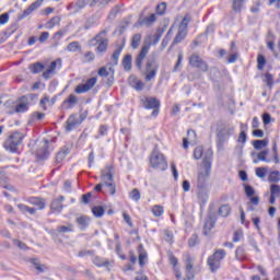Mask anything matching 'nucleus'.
<instances>
[{"label":"nucleus","mask_w":280,"mask_h":280,"mask_svg":"<svg viewBox=\"0 0 280 280\" xmlns=\"http://www.w3.org/2000/svg\"><path fill=\"white\" fill-rule=\"evenodd\" d=\"M198 244V234H192L190 238L188 240V245L190 248H194Z\"/></svg>","instance_id":"56"},{"label":"nucleus","mask_w":280,"mask_h":280,"mask_svg":"<svg viewBox=\"0 0 280 280\" xmlns=\"http://www.w3.org/2000/svg\"><path fill=\"white\" fill-rule=\"evenodd\" d=\"M58 23H60V18L54 16L45 24V27H46V30H54V27H56V25H58Z\"/></svg>","instance_id":"36"},{"label":"nucleus","mask_w":280,"mask_h":280,"mask_svg":"<svg viewBox=\"0 0 280 280\" xmlns=\"http://www.w3.org/2000/svg\"><path fill=\"white\" fill-rule=\"evenodd\" d=\"M30 69L32 71V73H42V71H44L45 66L40 62H36L30 66Z\"/></svg>","instance_id":"39"},{"label":"nucleus","mask_w":280,"mask_h":280,"mask_svg":"<svg viewBox=\"0 0 280 280\" xmlns=\"http://www.w3.org/2000/svg\"><path fill=\"white\" fill-rule=\"evenodd\" d=\"M150 165L153 167V170L165 172V170H167V160H165V155H163L161 151L155 149L151 154Z\"/></svg>","instance_id":"5"},{"label":"nucleus","mask_w":280,"mask_h":280,"mask_svg":"<svg viewBox=\"0 0 280 280\" xmlns=\"http://www.w3.org/2000/svg\"><path fill=\"white\" fill-rule=\"evenodd\" d=\"M244 1L245 0H234L233 1V10L234 12H242V8H244Z\"/></svg>","instance_id":"46"},{"label":"nucleus","mask_w":280,"mask_h":280,"mask_svg":"<svg viewBox=\"0 0 280 280\" xmlns=\"http://www.w3.org/2000/svg\"><path fill=\"white\" fill-rule=\"evenodd\" d=\"M242 237H244V232L237 230L234 232L233 242H242Z\"/></svg>","instance_id":"57"},{"label":"nucleus","mask_w":280,"mask_h":280,"mask_svg":"<svg viewBox=\"0 0 280 280\" xmlns=\"http://www.w3.org/2000/svg\"><path fill=\"white\" fill-rule=\"evenodd\" d=\"M65 196H59L50 202V210L52 213H62V209H65Z\"/></svg>","instance_id":"14"},{"label":"nucleus","mask_w":280,"mask_h":280,"mask_svg":"<svg viewBox=\"0 0 280 280\" xmlns=\"http://www.w3.org/2000/svg\"><path fill=\"white\" fill-rule=\"evenodd\" d=\"M106 34H108L107 31H102L91 42L92 45H95V43H98L97 51L100 54H103V51H106L108 49V39L106 38Z\"/></svg>","instance_id":"8"},{"label":"nucleus","mask_w":280,"mask_h":280,"mask_svg":"<svg viewBox=\"0 0 280 280\" xmlns=\"http://www.w3.org/2000/svg\"><path fill=\"white\" fill-rule=\"evenodd\" d=\"M57 233H73V224L57 226Z\"/></svg>","instance_id":"40"},{"label":"nucleus","mask_w":280,"mask_h":280,"mask_svg":"<svg viewBox=\"0 0 280 280\" xmlns=\"http://www.w3.org/2000/svg\"><path fill=\"white\" fill-rule=\"evenodd\" d=\"M115 172V168L113 166H107L105 171L102 173V180L104 185L107 188V191L110 194V196H115L117 191V187L115 186V183H113V174Z\"/></svg>","instance_id":"6"},{"label":"nucleus","mask_w":280,"mask_h":280,"mask_svg":"<svg viewBox=\"0 0 280 280\" xmlns=\"http://www.w3.org/2000/svg\"><path fill=\"white\" fill-rule=\"evenodd\" d=\"M150 47H152V44L144 43L139 55L136 57V67L141 71L143 69V60H145V57L148 54H150Z\"/></svg>","instance_id":"12"},{"label":"nucleus","mask_w":280,"mask_h":280,"mask_svg":"<svg viewBox=\"0 0 280 280\" xmlns=\"http://www.w3.org/2000/svg\"><path fill=\"white\" fill-rule=\"evenodd\" d=\"M207 154V151L205 152V150L202 149V147H197L194 151V159H196L197 161H199V159H205V155Z\"/></svg>","instance_id":"43"},{"label":"nucleus","mask_w":280,"mask_h":280,"mask_svg":"<svg viewBox=\"0 0 280 280\" xmlns=\"http://www.w3.org/2000/svg\"><path fill=\"white\" fill-rule=\"evenodd\" d=\"M234 135H235V126L231 124L221 126L218 129V133H217L219 148H222L226 143V141H229V138L233 137Z\"/></svg>","instance_id":"4"},{"label":"nucleus","mask_w":280,"mask_h":280,"mask_svg":"<svg viewBox=\"0 0 280 280\" xmlns=\"http://www.w3.org/2000/svg\"><path fill=\"white\" fill-rule=\"evenodd\" d=\"M247 140L248 136L246 135V131H241L237 141L244 144Z\"/></svg>","instance_id":"61"},{"label":"nucleus","mask_w":280,"mask_h":280,"mask_svg":"<svg viewBox=\"0 0 280 280\" xmlns=\"http://www.w3.org/2000/svg\"><path fill=\"white\" fill-rule=\"evenodd\" d=\"M164 240L168 244H172L174 242V233H172V231H170V230H165L164 231Z\"/></svg>","instance_id":"52"},{"label":"nucleus","mask_w":280,"mask_h":280,"mask_svg":"<svg viewBox=\"0 0 280 280\" xmlns=\"http://www.w3.org/2000/svg\"><path fill=\"white\" fill-rule=\"evenodd\" d=\"M235 254H236V259H244V255H246V250L244 249V247H238Z\"/></svg>","instance_id":"60"},{"label":"nucleus","mask_w":280,"mask_h":280,"mask_svg":"<svg viewBox=\"0 0 280 280\" xmlns=\"http://www.w3.org/2000/svg\"><path fill=\"white\" fill-rule=\"evenodd\" d=\"M270 194H271V196H273L276 198H279V196H280V186L277 185V184H272L270 186Z\"/></svg>","instance_id":"51"},{"label":"nucleus","mask_w":280,"mask_h":280,"mask_svg":"<svg viewBox=\"0 0 280 280\" xmlns=\"http://www.w3.org/2000/svg\"><path fill=\"white\" fill-rule=\"evenodd\" d=\"M30 106V100L27 96H22L19 104L15 106V113H25Z\"/></svg>","instance_id":"19"},{"label":"nucleus","mask_w":280,"mask_h":280,"mask_svg":"<svg viewBox=\"0 0 280 280\" xmlns=\"http://www.w3.org/2000/svg\"><path fill=\"white\" fill-rule=\"evenodd\" d=\"M154 23H156V14L154 13H152L150 16H147L140 21V25H145L147 27L154 25Z\"/></svg>","instance_id":"25"},{"label":"nucleus","mask_w":280,"mask_h":280,"mask_svg":"<svg viewBox=\"0 0 280 280\" xmlns=\"http://www.w3.org/2000/svg\"><path fill=\"white\" fill-rule=\"evenodd\" d=\"M189 143L190 145H196V143H198V136L196 135V131L191 129L187 131V138H184L183 140V147L185 150L189 148Z\"/></svg>","instance_id":"15"},{"label":"nucleus","mask_w":280,"mask_h":280,"mask_svg":"<svg viewBox=\"0 0 280 280\" xmlns=\"http://www.w3.org/2000/svg\"><path fill=\"white\" fill-rule=\"evenodd\" d=\"M138 253H139V265L145 266V260L148 259V253H145V249H143V245H139Z\"/></svg>","instance_id":"26"},{"label":"nucleus","mask_w":280,"mask_h":280,"mask_svg":"<svg viewBox=\"0 0 280 280\" xmlns=\"http://www.w3.org/2000/svg\"><path fill=\"white\" fill-rule=\"evenodd\" d=\"M151 211H152V213H153V215H154L155 218H161V215H163V213H165V210H164L163 207L160 206V205L153 206L152 209H151Z\"/></svg>","instance_id":"37"},{"label":"nucleus","mask_w":280,"mask_h":280,"mask_svg":"<svg viewBox=\"0 0 280 280\" xmlns=\"http://www.w3.org/2000/svg\"><path fill=\"white\" fill-rule=\"evenodd\" d=\"M92 213L95 218H102V215H104V208L102 206H96L92 208Z\"/></svg>","instance_id":"47"},{"label":"nucleus","mask_w":280,"mask_h":280,"mask_svg":"<svg viewBox=\"0 0 280 280\" xmlns=\"http://www.w3.org/2000/svg\"><path fill=\"white\" fill-rule=\"evenodd\" d=\"M18 207H19L20 211H24V212L27 211V213H30L31 215H34L36 213V209L30 208L25 205H19Z\"/></svg>","instance_id":"54"},{"label":"nucleus","mask_w":280,"mask_h":280,"mask_svg":"<svg viewBox=\"0 0 280 280\" xmlns=\"http://www.w3.org/2000/svg\"><path fill=\"white\" fill-rule=\"evenodd\" d=\"M184 261L186 264V278L184 280H191L194 279V258L189 255L186 254L184 255Z\"/></svg>","instance_id":"13"},{"label":"nucleus","mask_w":280,"mask_h":280,"mask_svg":"<svg viewBox=\"0 0 280 280\" xmlns=\"http://www.w3.org/2000/svg\"><path fill=\"white\" fill-rule=\"evenodd\" d=\"M48 143L49 141L44 140L43 149L37 151L38 159H47L49 156V151L47 150Z\"/></svg>","instance_id":"31"},{"label":"nucleus","mask_w":280,"mask_h":280,"mask_svg":"<svg viewBox=\"0 0 280 280\" xmlns=\"http://www.w3.org/2000/svg\"><path fill=\"white\" fill-rule=\"evenodd\" d=\"M78 104V96L75 94H70L66 101H63V106L66 108H73Z\"/></svg>","instance_id":"24"},{"label":"nucleus","mask_w":280,"mask_h":280,"mask_svg":"<svg viewBox=\"0 0 280 280\" xmlns=\"http://www.w3.org/2000/svg\"><path fill=\"white\" fill-rule=\"evenodd\" d=\"M93 264H95V266H97L98 268H108V266H110V260L104 259V258H100V257H95L93 259Z\"/></svg>","instance_id":"29"},{"label":"nucleus","mask_w":280,"mask_h":280,"mask_svg":"<svg viewBox=\"0 0 280 280\" xmlns=\"http://www.w3.org/2000/svg\"><path fill=\"white\" fill-rule=\"evenodd\" d=\"M129 84L136 91H143V86H145V84L142 83V81L139 80V78H137L135 75L129 77Z\"/></svg>","instance_id":"20"},{"label":"nucleus","mask_w":280,"mask_h":280,"mask_svg":"<svg viewBox=\"0 0 280 280\" xmlns=\"http://www.w3.org/2000/svg\"><path fill=\"white\" fill-rule=\"evenodd\" d=\"M256 176H258V178H266V168L257 167L256 168Z\"/></svg>","instance_id":"62"},{"label":"nucleus","mask_w":280,"mask_h":280,"mask_svg":"<svg viewBox=\"0 0 280 280\" xmlns=\"http://www.w3.org/2000/svg\"><path fill=\"white\" fill-rule=\"evenodd\" d=\"M77 223L79 224L80 229L84 231V229L89 226V218L79 217L77 218Z\"/></svg>","instance_id":"42"},{"label":"nucleus","mask_w":280,"mask_h":280,"mask_svg":"<svg viewBox=\"0 0 280 280\" xmlns=\"http://www.w3.org/2000/svg\"><path fill=\"white\" fill-rule=\"evenodd\" d=\"M143 38V36L141 35V33H137L132 36L130 45L133 49H139V45H141V39Z\"/></svg>","instance_id":"27"},{"label":"nucleus","mask_w":280,"mask_h":280,"mask_svg":"<svg viewBox=\"0 0 280 280\" xmlns=\"http://www.w3.org/2000/svg\"><path fill=\"white\" fill-rule=\"evenodd\" d=\"M268 139H262V140H254L252 142V145H254L255 150H264L268 145Z\"/></svg>","instance_id":"30"},{"label":"nucleus","mask_w":280,"mask_h":280,"mask_svg":"<svg viewBox=\"0 0 280 280\" xmlns=\"http://www.w3.org/2000/svg\"><path fill=\"white\" fill-rule=\"evenodd\" d=\"M98 75L101 78H108V75H115V68H113L112 63H108L106 67H102L98 70Z\"/></svg>","instance_id":"21"},{"label":"nucleus","mask_w":280,"mask_h":280,"mask_svg":"<svg viewBox=\"0 0 280 280\" xmlns=\"http://www.w3.org/2000/svg\"><path fill=\"white\" fill-rule=\"evenodd\" d=\"M189 21H191V16H189V14H186L182 20L178 30L182 32H187V27L189 26Z\"/></svg>","instance_id":"34"},{"label":"nucleus","mask_w":280,"mask_h":280,"mask_svg":"<svg viewBox=\"0 0 280 280\" xmlns=\"http://www.w3.org/2000/svg\"><path fill=\"white\" fill-rule=\"evenodd\" d=\"M140 104L141 106H143V108H147L148 110H153L151 114L152 117H159L161 101H159L156 97L142 96L140 98Z\"/></svg>","instance_id":"7"},{"label":"nucleus","mask_w":280,"mask_h":280,"mask_svg":"<svg viewBox=\"0 0 280 280\" xmlns=\"http://www.w3.org/2000/svg\"><path fill=\"white\" fill-rule=\"evenodd\" d=\"M213 226H215V221L208 219L203 225V235H209V232L213 229Z\"/></svg>","instance_id":"33"},{"label":"nucleus","mask_w":280,"mask_h":280,"mask_svg":"<svg viewBox=\"0 0 280 280\" xmlns=\"http://www.w3.org/2000/svg\"><path fill=\"white\" fill-rule=\"evenodd\" d=\"M23 139H25V136L22 132L14 131L7 138L3 143V148L8 152L14 153L19 150V145L23 143Z\"/></svg>","instance_id":"2"},{"label":"nucleus","mask_w":280,"mask_h":280,"mask_svg":"<svg viewBox=\"0 0 280 280\" xmlns=\"http://www.w3.org/2000/svg\"><path fill=\"white\" fill-rule=\"evenodd\" d=\"M186 36H187V31L178 30L177 35L173 40V45H178V43H183V40H185Z\"/></svg>","instance_id":"35"},{"label":"nucleus","mask_w":280,"mask_h":280,"mask_svg":"<svg viewBox=\"0 0 280 280\" xmlns=\"http://www.w3.org/2000/svg\"><path fill=\"white\" fill-rule=\"evenodd\" d=\"M15 246L19 247L20 250H27V245L19 240L13 241Z\"/></svg>","instance_id":"63"},{"label":"nucleus","mask_w":280,"mask_h":280,"mask_svg":"<svg viewBox=\"0 0 280 280\" xmlns=\"http://www.w3.org/2000/svg\"><path fill=\"white\" fill-rule=\"evenodd\" d=\"M197 196L200 202H207V200H209V189L207 187L197 188Z\"/></svg>","instance_id":"23"},{"label":"nucleus","mask_w":280,"mask_h":280,"mask_svg":"<svg viewBox=\"0 0 280 280\" xmlns=\"http://www.w3.org/2000/svg\"><path fill=\"white\" fill-rule=\"evenodd\" d=\"M31 205H34L38 209L43 210L46 207L45 199L38 198V197H33L30 199Z\"/></svg>","instance_id":"28"},{"label":"nucleus","mask_w":280,"mask_h":280,"mask_svg":"<svg viewBox=\"0 0 280 280\" xmlns=\"http://www.w3.org/2000/svg\"><path fill=\"white\" fill-rule=\"evenodd\" d=\"M226 257V250L224 249H217L213 255H211L208 260L207 265L210 268L211 272H218L222 266V260Z\"/></svg>","instance_id":"3"},{"label":"nucleus","mask_w":280,"mask_h":280,"mask_svg":"<svg viewBox=\"0 0 280 280\" xmlns=\"http://www.w3.org/2000/svg\"><path fill=\"white\" fill-rule=\"evenodd\" d=\"M272 153H273V163L279 164V151L277 149V142H273L272 147Z\"/></svg>","instance_id":"55"},{"label":"nucleus","mask_w":280,"mask_h":280,"mask_svg":"<svg viewBox=\"0 0 280 280\" xmlns=\"http://www.w3.org/2000/svg\"><path fill=\"white\" fill-rule=\"evenodd\" d=\"M44 0H37L33 2L27 9L23 11L22 19H25L32 14V12L38 10L43 5Z\"/></svg>","instance_id":"18"},{"label":"nucleus","mask_w":280,"mask_h":280,"mask_svg":"<svg viewBox=\"0 0 280 280\" xmlns=\"http://www.w3.org/2000/svg\"><path fill=\"white\" fill-rule=\"evenodd\" d=\"M269 152H270V151H269L268 149L262 150V151H260V152H258V153L253 152V153H252V156H257V159H254V160H253V163H254L255 165H257V163H259V161H262L264 163H271V162H272V159L268 158Z\"/></svg>","instance_id":"16"},{"label":"nucleus","mask_w":280,"mask_h":280,"mask_svg":"<svg viewBox=\"0 0 280 280\" xmlns=\"http://www.w3.org/2000/svg\"><path fill=\"white\" fill-rule=\"evenodd\" d=\"M108 135V126L101 125L98 128V135L94 137V139H100V137H106Z\"/></svg>","instance_id":"44"},{"label":"nucleus","mask_w":280,"mask_h":280,"mask_svg":"<svg viewBox=\"0 0 280 280\" xmlns=\"http://www.w3.org/2000/svg\"><path fill=\"white\" fill-rule=\"evenodd\" d=\"M245 194L248 198H253V196H255V188H253L249 185L245 186Z\"/></svg>","instance_id":"58"},{"label":"nucleus","mask_w":280,"mask_h":280,"mask_svg":"<svg viewBox=\"0 0 280 280\" xmlns=\"http://www.w3.org/2000/svg\"><path fill=\"white\" fill-rule=\"evenodd\" d=\"M166 10H167V3H165V2H162L156 5V14H159L160 16H163V14H165Z\"/></svg>","instance_id":"50"},{"label":"nucleus","mask_w":280,"mask_h":280,"mask_svg":"<svg viewBox=\"0 0 280 280\" xmlns=\"http://www.w3.org/2000/svg\"><path fill=\"white\" fill-rule=\"evenodd\" d=\"M68 51H80V49H82V46L80 45L79 42H72L68 45L67 47Z\"/></svg>","instance_id":"45"},{"label":"nucleus","mask_w":280,"mask_h":280,"mask_svg":"<svg viewBox=\"0 0 280 280\" xmlns=\"http://www.w3.org/2000/svg\"><path fill=\"white\" fill-rule=\"evenodd\" d=\"M122 67L125 71H130L132 69V55H126L122 59Z\"/></svg>","instance_id":"32"},{"label":"nucleus","mask_w":280,"mask_h":280,"mask_svg":"<svg viewBox=\"0 0 280 280\" xmlns=\"http://www.w3.org/2000/svg\"><path fill=\"white\" fill-rule=\"evenodd\" d=\"M97 84V78L92 77L91 79H88L85 83L77 85L74 89V93L78 95H82V93H89L93 86Z\"/></svg>","instance_id":"11"},{"label":"nucleus","mask_w":280,"mask_h":280,"mask_svg":"<svg viewBox=\"0 0 280 280\" xmlns=\"http://www.w3.org/2000/svg\"><path fill=\"white\" fill-rule=\"evenodd\" d=\"M257 62H258V69L259 70L264 69V65H266V57H264L262 55H258Z\"/></svg>","instance_id":"59"},{"label":"nucleus","mask_w":280,"mask_h":280,"mask_svg":"<svg viewBox=\"0 0 280 280\" xmlns=\"http://www.w3.org/2000/svg\"><path fill=\"white\" fill-rule=\"evenodd\" d=\"M130 198H131V200H135L136 202H139V200H141V192H139V189L135 188L130 192Z\"/></svg>","instance_id":"53"},{"label":"nucleus","mask_w":280,"mask_h":280,"mask_svg":"<svg viewBox=\"0 0 280 280\" xmlns=\"http://www.w3.org/2000/svg\"><path fill=\"white\" fill-rule=\"evenodd\" d=\"M122 47H119L118 49H116L114 51V54L112 55V62L114 65V67H117L118 62H119V56H121V51H122Z\"/></svg>","instance_id":"38"},{"label":"nucleus","mask_w":280,"mask_h":280,"mask_svg":"<svg viewBox=\"0 0 280 280\" xmlns=\"http://www.w3.org/2000/svg\"><path fill=\"white\" fill-rule=\"evenodd\" d=\"M58 62H59L58 60L52 61L49 68L45 70V72L43 73V78H45V80H49L51 78V74L55 73L58 67Z\"/></svg>","instance_id":"22"},{"label":"nucleus","mask_w":280,"mask_h":280,"mask_svg":"<svg viewBox=\"0 0 280 280\" xmlns=\"http://www.w3.org/2000/svg\"><path fill=\"white\" fill-rule=\"evenodd\" d=\"M229 213H231V207L229 206H221L219 209V215L222 218H228Z\"/></svg>","instance_id":"49"},{"label":"nucleus","mask_w":280,"mask_h":280,"mask_svg":"<svg viewBox=\"0 0 280 280\" xmlns=\"http://www.w3.org/2000/svg\"><path fill=\"white\" fill-rule=\"evenodd\" d=\"M211 161H213V151L208 149L203 158L205 168L198 172L197 189H205L207 187V179L211 172Z\"/></svg>","instance_id":"1"},{"label":"nucleus","mask_w":280,"mask_h":280,"mask_svg":"<svg viewBox=\"0 0 280 280\" xmlns=\"http://www.w3.org/2000/svg\"><path fill=\"white\" fill-rule=\"evenodd\" d=\"M75 8H77L78 12H80V10H83V8H86V0H79L75 3Z\"/></svg>","instance_id":"64"},{"label":"nucleus","mask_w":280,"mask_h":280,"mask_svg":"<svg viewBox=\"0 0 280 280\" xmlns=\"http://www.w3.org/2000/svg\"><path fill=\"white\" fill-rule=\"evenodd\" d=\"M67 154H69V150L67 148L59 151L56 155V163H60L61 161H65L67 158Z\"/></svg>","instance_id":"41"},{"label":"nucleus","mask_w":280,"mask_h":280,"mask_svg":"<svg viewBox=\"0 0 280 280\" xmlns=\"http://www.w3.org/2000/svg\"><path fill=\"white\" fill-rule=\"evenodd\" d=\"M269 183H279L280 173L278 171L271 172L268 177Z\"/></svg>","instance_id":"48"},{"label":"nucleus","mask_w":280,"mask_h":280,"mask_svg":"<svg viewBox=\"0 0 280 280\" xmlns=\"http://www.w3.org/2000/svg\"><path fill=\"white\" fill-rule=\"evenodd\" d=\"M82 121L78 118V114H72L67 120L66 130L67 132H71V130H75L78 126H80Z\"/></svg>","instance_id":"17"},{"label":"nucleus","mask_w":280,"mask_h":280,"mask_svg":"<svg viewBox=\"0 0 280 280\" xmlns=\"http://www.w3.org/2000/svg\"><path fill=\"white\" fill-rule=\"evenodd\" d=\"M145 81L151 82L156 78V73H159V65H156L155 60H148L145 63Z\"/></svg>","instance_id":"10"},{"label":"nucleus","mask_w":280,"mask_h":280,"mask_svg":"<svg viewBox=\"0 0 280 280\" xmlns=\"http://www.w3.org/2000/svg\"><path fill=\"white\" fill-rule=\"evenodd\" d=\"M189 65L194 69H199V71H202V73H207L209 71V65H207V61L202 60L198 54H192L189 58Z\"/></svg>","instance_id":"9"}]
</instances>
